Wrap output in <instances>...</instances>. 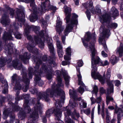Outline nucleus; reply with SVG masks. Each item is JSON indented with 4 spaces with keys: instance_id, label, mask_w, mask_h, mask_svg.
I'll list each match as a JSON object with an SVG mask.
<instances>
[{
    "instance_id": "ddd939ff",
    "label": "nucleus",
    "mask_w": 123,
    "mask_h": 123,
    "mask_svg": "<svg viewBox=\"0 0 123 123\" xmlns=\"http://www.w3.org/2000/svg\"><path fill=\"white\" fill-rule=\"evenodd\" d=\"M60 102H56V109H55L54 111V113L56 117L55 119L59 121L60 118L62 116V113L60 109L62 107V105H60Z\"/></svg>"
},
{
    "instance_id": "4d7b16f0",
    "label": "nucleus",
    "mask_w": 123,
    "mask_h": 123,
    "mask_svg": "<svg viewBox=\"0 0 123 123\" xmlns=\"http://www.w3.org/2000/svg\"><path fill=\"white\" fill-rule=\"evenodd\" d=\"M90 100L91 101V105L94 104L96 103V100L93 97H92L90 98Z\"/></svg>"
},
{
    "instance_id": "a211bd4d",
    "label": "nucleus",
    "mask_w": 123,
    "mask_h": 123,
    "mask_svg": "<svg viewBox=\"0 0 123 123\" xmlns=\"http://www.w3.org/2000/svg\"><path fill=\"white\" fill-rule=\"evenodd\" d=\"M8 17V15L5 14H4L2 17V19L1 21V23L5 25H8L10 21Z\"/></svg>"
},
{
    "instance_id": "bb28decb",
    "label": "nucleus",
    "mask_w": 123,
    "mask_h": 123,
    "mask_svg": "<svg viewBox=\"0 0 123 123\" xmlns=\"http://www.w3.org/2000/svg\"><path fill=\"white\" fill-rule=\"evenodd\" d=\"M96 100V103L98 104V114H99L100 111V104L101 102L102 101V98L101 96H100L99 97H97Z\"/></svg>"
},
{
    "instance_id": "7c9ffc66",
    "label": "nucleus",
    "mask_w": 123,
    "mask_h": 123,
    "mask_svg": "<svg viewBox=\"0 0 123 123\" xmlns=\"http://www.w3.org/2000/svg\"><path fill=\"white\" fill-rule=\"evenodd\" d=\"M17 16H16V18L18 19V20L19 21L22 22L23 21V20L22 17V14L21 13L20 10V9H17Z\"/></svg>"
},
{
    "instance_id": "c756f323",
    "label": "nucleus",
    "mask_w": 123,
    "mask_h": 123,
    "mask_svg": "<svg viewBox=\"0 0 123 123\" xmlns=\"http://www.w3.org/2000/svg\"><path fill=\"white\" fill-rule=\"evenodd\" d=\"M117 53H118L120 56H122L123 54V44L121 43L120 46L117 48Z\"/></svg>"
},
{
    "instance_id": "49530a36",
    "label": "nucleus",
    "mask_w": 123,
    "mask_h": 123,
    "mask_svg": "<svg viewBox=\"0 0 123 123\" xmlns=\"http://www.w3.org/2000/svg\"><path fill=\"white\" fill-rule=\"evenodd\" d=\"M95 107H94L92 109V112H91V118L92 119V122L91 123H94L93 121V119L94 118V112L95 110Z\"/></svg>"
},
{
    "instance_id": "052dcab7",
    "label": "nucleus",
    "mask_w": 123,
    "mask_h": 123,
    "mask_svg": "<svg viewBox=\"0 0 123 123\" xmlns=\"http://www.w3.org/2000/svg\"><path fill=\"white\" fill-rule=\"evenodd\" d=\"M115 83V85L116 86H118L120 84V82L117 80H115L113 81Z\"/></svg>"
},
{
    "instance_id": "ea45409f",
    "label": "nucleus",
    "mask_w": 123,
    "mask_h": 123,
    "mask_svg": "<svg viewBox=\"0 0 123 123\" xmlns=\"http://www.w3.org/2000/svg\"><path fill=\"white\" fill-rule=\"evenodd\" d=\"M106 122L107 123H109L110 122V117H109V114L108 112V110L106 109Z\"/></svg>"
},
{
    "instance_id": "7ed1b4c3",
    "label": "nucleus",
    "mask_w": 123,
    "mask_h": 123,
    "mask_svg": "<svg viewBox=\"0 0 123 123\" xmlns=\"http://www.w3.org/2000/svg\"><path fill=\"white\" fill-rule=\"evenodd\" d=\"M90 38V33L89 32H87L85 37L83 38H82V42L84 46L86 48H88V49H89L91 51V55L92 57V54L93 55L94 60V62L93 61V64L96 65V64L98 63L100 65L102 66H104L108 65L109 64V63L108 61L107 60H105L104 61L100 60V58L98 56H95V55L96 53V50H95L94 47V44L93 43L92 44L90 43L89 45V47L88 48L87 44L85 43V41H88Z\"/></svg>"
},
{
    "instance_id": "bf43d9fd",
    "label": "nucleus",
    "mask_w": 123,
    "mask_h": 123,
    "mask_svg": "<svg viewBox=\"0 0 123 123\" xmlns=\"http://www.w3.org/2000/svg\"><path fill=\"white\" fill-rule=\"evenodd\" d=\"M81 102L82 103L83 107L84 108H86L87 106L86 103V102L83 99H81Z\"/></svg>"
},
{
    "instance_id": "b1692460",
    "label": "nucleus",
    "mask_w": 123,
    "mask_h": 123,
    "mask_svg": "<svg viewBox=\"0 0 123 123\" xmlns=\"http://www.w3.org/2000/svg\"><path fill=\"white\" fill-rule=\"evenodd\" d=\"M35 44H38L39 46L41 49H43L44 46V43L41 41V39L38 36L35 37Z\"/></svg>"
},
{
    "instance_id": "e433bc0d",
    "label": "nucleus",
    "mask_w": 123,
    "mask_h": 123,
    "mask_svg": "<svg viewBox=\"0 0 123 123\" xmlns=\"http://www.w3.org/2000/svg\"><path fill=\"white\" fill-rule=\"evenodd\" d=\"M98 91V89L97 86L96 85L94 86L93 87V90L92 91V93L93 95L95 94L96 96H97V93Z\"/></svg>"
},
{
    "instance_id": "cd10ccee",
    "label": "nucleus",
    "mask_w": 123,
    "mask_h": 123,
    "mask_svg": "<svg viewBox=\"0 0 123 123\" xmlns=\"http://www.w3.org/2000/svg\"><path fill=\"white\" fill-rule=\"evenodd\" d=\"M3 39L5 40H12V36L11 33H10L5 32L3 37Z\"/></svg>"
},
{
    "instance_id": "39448f33",
    "label": "nucleus",
    "mask_w": 123,
    "mask_h": 123,
    "mask_svg": "<svg viewBox=\"0 0 123 123\" xmlns=\"http://www.w3.org/2000/svg\"><path fill=\"white\" fill-rule=\"evenodd\" d=\"M13 44L11 43H9L5 46V49L6 50V52L9 55L7 56V57L9 56L10 58L7 60L5 58H4L3 57H1L0 58V67L4 66L6 62H7L8 63H9L11 61L12 58L11 54L13 52Z\"/></svg>"
},
{
    "instance_id": "423d86ee",
    "label": "nucleus",
    "mask_w": 123,
    "mask_h": 123,
    "mask_svg": "<svg viewBox=\"0 0 123 123\" xmlns=\"http://www.w3.org/2000/svg\"><path fill=\"white\" fill-rule=\"evenodd\" d=\"M92 54V55H93ZM93 55H92V69L91 71V74L92 77L95 79H98L102 84L104 83V80L103 77L100 75L99 74L96 72L97 68L96 65L93 64V61L94 62Z\"/></svg>"
},
{
    "instance_id": "0eeeda50",
    "label": "nucleus",
    "mask_w": 123,
    "mask_h": 123,
    "mask_svg": "<svg viewBox=\"0 0 123 123\" xmlns=\"http://www.w3.org/2000/svg\"><path fill=\"white\" fill-rule=\"evenodd\" d=\"M84 6L86 8H88L93 14H100L101 13V9L99 6H97L95 8V9H93V3L92 1H89L84 3Z\"/></svg>"
},
{
    "instance_id": "c9c22d12",
    "label": "nucleus",
    "mask_w": 123,
    "mask_h": 123,
    "mask_svg": "<svg viewBox=\"0 0 123 123\" xmlns=\"http://www.w3.org/2000/svg\"><path fill=\"white\" fill-rule=\"evenodd\" d=\"M56 45L57 47V51L62 50V47L61 45L60 42L59 40L57 41Z\"/></svg>"
},
{
    "instance_id": "20e7f679",
    "label": "nucleus",
    "mask_w": 123,
    "mask_h": 123,
    "mask_svg": "<svg viewBox=\"0 0 123 123\" xmlns=\"http://www.w3.org/2000/svg\"><path fill=\"white\" fill-rule=\"evenodd\" d=\"M100 32L102 33L100 34V37H99V42L100 44L103 45L104 49L107 51V47L105 40H104L105 37H108L110 36V30L105 29V26L103 25H102L100 28Z\"/></svg>"
},
{
    "instance_id": "0e129e2a",
    "label": "nucleus",
    "mask_w": 123,
    "mask_h": 123,
    "mask_svg": "<svg viewBox=\"0 0 123 123\" xmlns=\"http://www.w3.org/2000/svg\"><path fill=\"white\" fill-rule=\"evenodd\" d=\"M101 54L102 56L104 57H106L108 55L107 54L105 53V52L103 51H102Z\"/></svg>"
},
{
    "instance_id": "9b49d317",
    "label": "nucleus",
    "mask_w": 123,
    "mask_h": 123,
    "mask_svg": "<svg viewBox=\"0 0 123 123\" xmlns=\"http://www.w3.org/2000/svg\"><path fill=\"white\" fill-rule=\"evenodd\" d=\"M26 27L25 29V31L26 33H28L31 29L32 30L35 32V33L38 34L39 33L40 36H43L44 34V31H42L41 32L39 33V30L40 28L39 27H37L34 26H30L28 25H27L25 26ZM45 32V31H44Z\"/></svg>"
},
{
    "instance_id": "72a5a7b5",
    "label": "nucleus",
    "mask_w": 123,
    "mask_h": 123,
    "mask_svg": "<svg viewBox=\"0 0 123 123\" xmlns=\"http://www.w3.org/2000/svg\"><path fill=\"white\" fill-rule=\"evenodd\" d=\"M115 111L116 113L118 115H119L122 112V111L121 109L118 108L117 105L115 106Z\"/></svg>"
},
{
    "instance_id": "4be33fe9",
    "label": "nucleus",
    "mask_w": 123,
    "mask_h": 123,
    "mask_svg": "<svg viewBox=\"0 0 123 123\" xmlns=\"http://www.w3.org/2000/svg\"><path fill=\"white\" fill-rule=\"evenodd\" d=\"M69 94L71 98H73L74 100L80 101L81 100V98H78L76 95L75 92L74 90H70L69 91Z\"/></svg>"
},
{
    "instance_id": "774afa93",
    "label": "nucleus",
    "mask_w": 123,
    "mask_h": 123,
    "mask_svg": "<svg viewBox=\"0 0 123 123\" xmlns=\"http://www.w3.org/2000/svg\"><path fill=\"white\" fill-rule=\"evenodd\" d=\"M42 119L43 123H46L47 120L46 117L45 116H43L42 118Z\"/></svg>"
},
{
    "instance_id": "09e8293b",
    "label": "nucleus",
    "mask_w": 123,
    "mask_h": 123,
    "mask_svg": "<svg viewBox=\"0 0 123 123\" xmlns=\"http://www.w3.org/2000/svg\"><path fill=\"white\" fill-rule=\"evenodd\" d=\"M58 55L60 57H62L63 56V52L62 50L57 51Z\"/></svg>"
},
{
    "instance_id": "4468645a",
    "label": "nucleus",
    "mask_w": 123,
    "mask_h": 123,
    "mask_svg": "<svg viewBox=\"0 0 123 123\" xmlns=\"http://www.w3.org/2000/svg\"><path fill=\"white\" fill-rule=\"evenodd\" d=\"M68 107H66V110H65L64 114L65 116V123H74L69 117V116L70 114V110H68Z\"/></svg>"
},
{
    "instance_id": "5fc2aeb1",
    "label": "nucleus",
    "mask_w": 123,
    "mask_h": 123,
    "mask_svg": "<svg viewBox=\"0 0 123 123\" xmlns=\"http://www.w3.org/2000/svg\"><path fill=\"white\" fill-rule=\"evenodd\" d=\"M19 91H18L16 93V97L15 98L17 100H21V99H22V97H21V98H19L18 96L19 94Z\"/></svg>"
},
{
    "instance_id": "dca6fc26",
    "label": "nucleus",
    "mask_w": 123,
    "mask_h": 123,
    "mask_svg": "<svg viewBox=\"0 0 123 123\" xmlns=\"http://www.w3.org/2000/svg\"><path fill=\"white\" fill-rule=\"evenodd\" d=\"M17 75L14 74L12 76V83L15 84V88L16 90H20L21 89V86L20 84L17 81Z\"/></svg>"
},
{
    "instance_id": "c03bdc74",
    "label": "nucleus",
    "mask_w": 123,
    "mask_h": 123,
    "mask_svg": "<svg viewBox=\"0 0 123 123\" xmlns=\"http://www.w3.org/2000/svg\"><path fill=\"white\" fill-rule=\"evenodd\" d=\"M77 105V104L75 102H74L73 103H72L71 100H70L69 105L72 106L73 107H74L76 106Z\"/></svg>"
},
{
    "instance_id": "a19ab883",
    "label": "nucleus",
    "mask_w": 123,
    "mask_h": 123,
    "mask_svg": "<svg viewBox=\"0 0 123 123\" xmlns=\"http://www.w3.org/2000/svg\"><path fill=\"white\" fill-rule=\"evenodd\" d=\"M9 104L12 105V107L13 109V111H14V109L15 111H18L19 110V107L16 106H15L14 104L11 102H9Z\"/></svg>"
},
{
    "instance_id": "6e6d98bb",
    "label": "nucleus",
    "mask_w": 123,
    "mask_h": 123,
    "mask_svg": "<svg viewBox=\"0 0 123 123\" xmlns=\"http://www.w3.org/2000/svg\"><path fill=\"white\" fill-rule=\"evenodd\" d=\"M42 27L44 28H45L47 26V22H46L45 21H42Z\"/></svg>"
},
{
    "instance_id": "13d9d810",
    "label": "nucleus",
    "mask_w": 123,
    "mask_h": 123,
    "mask_svg": "<svg viewBox=\"0 0 123 123\" xmlns=\"http://www.w3.org/2000/svg\"><path fill=\"white\" fill-rule=\"evenodd\" d=\"M83 62L81 60H79L77 62V65L79 67H81L83 65Z\"/></svg>"
},
{
    "instance_id": "5701e85b",
    "label": "nucleus",
    "mask_w": 123,
    "mask_h": 123,
    "mask_svg": "<svg viewBox=\"0 0 123 123\" xmlns=\"http://www.w3.org/2000/svg\"><path fill=\"white\" fill-rule=\"evenodd\" d=\"M111 76V70L110 68H108L106 71V74L103 75V78L105 81L109 80Z\"/></svg>"
},
{
    "instance_id": "a878e982",
    "label": "nucleus",
    "mask_w": 123,
    "mask_h": 123,
    "mask_svg": "<svg viewBox=\"0 0 123 123\" xmlns=\"http://www.w3.org/2000/svg\"><path fill=\"white\" fill-rule=\"evenodd\" d=\"M30 81L29 79L26 78L24 79V85H25L24 87V92H26L29 88V83Z\"/></svg>"
},
{
    "instance_id": "37998d69",
    "label": "nucleus",
    "mask_w": 123,
    "mask_h": 123,
    "mask_svg": "<svg viewBox=\"0 0 123 123\" xmlns=\"http://www.w3.org/2000/svg\"><path fill=\"white\" fill-rule=\"evenodd\" d=\"M102 112L101 113V115L103 118L105 117V115L104 114V110L105 106V103L104 101L102 102Z\"/></svg>"
},
{
    "instance_id": "f8f14e48",
    "label": "nucleus",
    "mask_w": 123,
    "mask_h": 123,
    "mask_svg": "<svg viewBox=\"0 0 123 123\" xmlns=\"http://www.w3.org/2000/svg\"><path fill=\"white\" fill-rule=\"evenodd\" d=\"M77 72V76L79 82V85L80 86L79 89L78 91L80 93L82 94L84 92V89L83 88L85 86L84 84L81 80L82 77L80 74V69L76 67Z\"/></svg>"
},
{
    "instance_id": "f704fd0d",
    "label": "nucleus",
    "mask_w": 123,
    "mask_h": 123,
    "mask_svg": "<svg viewBox=\"0 0 123 123\" xmlns=\"http://www.w3.org/2000/svg\"><path fill=\"white\" fill-rule=\"evenodd\" d=\"M9 109H8V110H4L3 112V118L4 119H5L7 117L9 113L8 111L9 110Z\"/></svg>"
},
{
    "instance_id": "9d476101",
    "label": "nucleus",
    "mask_w": 123,
    "mask_h": 123,
    "mask_svg": "<svg viewBox=\"0 0 123 123\" xmlns=\"http://www.w3.org/2000/svg\"><path fill=\"white\" fill-rule=\"evenodd\" d=\"M113 81H110L108 82L107 84L109 87L107 89V94H106V102L107 105L109 102L113 100V98L109 95L114 92L113 85L112 83Z\"/></svg>"
},
{
    "instance_id": "4c0bfd02",
    "label": "nucleus",
    "mask_w": 123,
    "mask_h": 123,
    "mask_svg": "<svg viewBox=\"0 0 123 123\" xmlns=\"http://www.w3.org/2000/svg\"><path fill=\"white\" fill-rule=\"evenodd\" d=\"M25 99V102L26 104H28L29 102V95L24 94V98Z\"/></svg>"
},
{
    "instance_id": "864d4df0",
    "label": "nucleus",
    "mask_w": 123,
    "mask_h": 123,
    "mask_svg": "<svg viewBox=\"0 0 123 123\" xmlns=\"http://www.w3.org/2000/svg\"><path fill=\"white\" fill-rule=\"evenodd\" d=\"M71 56H69V55H65L64 56V59L66 61H68L70 60Z\"/></svg>"
},
{
    "instance_id": "1a4fd4ad",
    "label": "nucleus",
    "mask_w": 123,
    "mask_h": 123,
    "mask_svg": "<svg viewBox=\"0 0 123 123\" xmlns=\"http://www.w3.org/2000/svg\"><path fill=\"white\" fill-rule=\"evenodd\" d=\"M24 2L26 3H30V6L33 9L34 13L31 14L30 16V20L31 22H34L37 18V15L35 13H34L35 11H36L37 9L36 7V6L35 4L34 0H24Z\"/></svg>"
},
{
    "instance_id": "680f3d73",
    "label": "nucleus",
    "mask_w": 123,
    "mask_h": 123,
    "mask_svg": "<svg viewBox=\"0 0 123 123\" xmlns=\"http://www.w3.org/2000/svg\"><path fill=\"white\" fill-rule=\"evenodd\" d=\"M84 112L87 115L89 114L90 112V110L89 109H87L84 111Z\"/></svg>"
},
{
    "instance_id": "6e6552de",
    "label": "nucleus",
    "mask_w": 123,
    "mask_h": 123,
    "mask_svg": "<svg viewBox=\"0 0 123 123\" xmlns=\"http://www.w3.org/2000/svg\"><path fill=\"white\" fill-rule=\"evenodd\" d=\"M42 106L39 104L38 101L37 102V104L35 106L34 111L30 116L31 118L32 119L31 123H36L37 122L38 117L37 112L42 109Z\"/></svg>"
},
{
    "instance_id": "f257e3e1",
    "label": "nucleus",
    "mask_w": 123,
    "mask_h": 123,
    "mask_svg": "<svg viewBox=\"0 0 123 123\" xmlns=\"http://www.w3.org/2000/svg\"><path fill=\"white\" fill-rule=\"evenodd\" d=\"M56 74L57 75V84L56 85L54 83L52 86L51 89H48L45 92L43 93L41 95H40L39 97L40 99L42 98L46 101L49 100V97H52L54 96H60L62 97H64L65 94L63 91L60 89V88H63L64 86L63 84L62 83L60 75L62 74L64 78L65 84L67 86L69 85L70 77L68 75L67 71L63 70L62 72L59 70H56Z\"/></svg>"
},
{
    "instance_id": "2f4dec72",
    "label": "nucleus",
    "mask_w": 123,
    "mask_h": 123,
    "mask_svg": "<svg viewBox=\"0 0 123 123\" xmlns=\"http://www.w3.org/2000/svg\"><path fill=\"white\" fill-rule=\"evenodd\" d=\"M119 59L115 55H113L110 60V61L113 65L116 63L119 60Z\"/></svg>"
},
{
    "instance_id": "412c9836",
    "label": "nucleus",
    "mask_w": 123,
    "mask_h": 123,
    "mask_svg": "<svg viewBox=\"0 0 123 123\" xmlns=\"http://www.w3.org/2000/svg\"><path fill=\"white\" fill-rule=\"evenodd\" d=\"M46 40L48 41L47 42L48 46L50 53L53 54H54V48L51 42L52 41L51 39L50 40V38L49 37H48L47 40Z\"/></svg>"
},
{
    "instance_id": "a18cd8bd",
    "label": "nucleus",
    "mask_w": 123,
    "mask_h": 123,
    "mask_svg": "<svg viewBox=\"0 0 123 123\" xmlns=\"http://www.w3.org/2000/svg\"><path fill=\"white\" fill-rule=\"evenodd\" d=\"M52 113V111L51 110H48L46 112V116L48 117H50L51 114Z\"/></svg>"
},
{
    "instance_id": "de8ad7c7",
    "label": "nucleus",
    "mask_w": 123,
    "mask_h": 123,
    "mask_svg": "<svg viewBox=\"0 0 123 123\" xmlns=\"http://www.w3.org/2000/svg\"><path fill=\"white\" fill-rule=\"evenodd\" d=\"M15 37L17 39H20L21 38V35L19 32H17L14 34Z\"/></svg>"
},
{
    "instance_id": "2eb2a0df",
    "label": "nucleus",
    "mask_w": 123,
    "mask_h": 123,
    "mask_svg": "<svg viewBox=\"0 0 123 123\" xmlns=\"http://www.w3.org/2000/svg\"><path fill=\"white\" fill-rule=\"evenodd\" d=\"M56 24V31L59 34L63 30V28L62 26V22L59 17H57Z\"/></svg>"
},
{
    "instance_id": "e2e57ef3",
    "label": "nucleus",
    "mask_w": 123,
    "mask_h": 123,
    "mask_svg": "<svg viewBox=\"0 0 123 123\" xmlns=\"http://www.w3.org/2000/svg\"><path fill=\"white\" fill-rule=\"evenodd\" d=\"M5 99V97H2L0 102V106L2 105V103L4 102Z\"/></svg>"
},
{
    "instance_id": "58836bf2",
    "label": "nucleus",
    "mask_w": 123,
    "mask_h": 123,
    "mask_svg": "<svg viewBox=\"0 0 123 123\" xmlns=\"http://www.w3.org/2000/svg\"><path fill=\"white\" fill-rule=\"evenodd\" d=\"M66 54L67 55H69V56L71 55V50L70 47H68L66 50Z\"/></svg>"
},
{
    "instance_id": "8fccbe9b",
    "label": "nucleus",
    "mask_w": 123,
    "mask_h": 123,
    "mask_svg": "<svg viewBox=\"0 0 123 123\" xmlns=\"http://www.w3.org/2000/svg\"><path fill=\"white\" fill-rule=\"evenodd\" d=\"M33 44L34 43H33L32 44H31V42H30V47H28V49L29 51H31L32 49L33 50L34 49L33 48L34 46Z\"/></svg>"
},
{
    "instance_id": "69168bd1",
    "label": "nucleus",
    "mask_w": 123,
    "mask_h": 123,
    "mask_svg": "<svg viewBox=\"0 0 123 123\" xmlns=\"http://www.w3.org/2000/svg\"><path fill=\"white\" fill-rule=\"evenodd\" d=\"M69 62L68 61H63L62 62V64L63 65L65 66L69 64Z\"/></svg>"
},
{
    "instance_id": "473e14b6",
    "label": "nucleus",
    "mask_w": 123,
    "mask_h": 123,
    "mask_svg": "<svg viewBox=\"0 0 123 123\" xmlns=\"http://www.w3.org/2000/svg\"><path fill=\"white\" fill-rule=\"evenodd\" d=\"M4 82L5 83V84L4 85V88L3 92V93L5 94L7 93L8 92V85L7 82H5L3 81H1V82L2 83H3Z\"/></svg>"
},
{
    "instance_id": "f03ea898",
    "label": "nucleus",
    "mask_w": 123,
    "mask_h": 123,
    "mask_svg": "<svg viewBox=\"0 0 123 123\" xmlns=\"http://www.w3.org/2000/svg\"><path fill=\"white\" fill-rule=\"evenodd\" d=\"M63 8L66 16L65 19L66 20L67 23L66 28L64 32L65 36H63L62 37V42L63 44H64L65 36H67L69 33L71 31L73 27V25L74 24L77 25L78 23L77 18L78 17V16L75 13H73L72 14V18L71 19V8L66 5L64 6Z\"/></svg>"
},
{
    "instance_id": "3c124183",
    "label": "nucleus",
    "mask_w": 123,
    "mask_h": 123,
    "mask_svg": "<svg viewBox=\"0 0 123 123\" xmlns=\"http://www.w3.org/2000/svg\"><path fill=\"white\" fill-rule=\"evenodd\" d=\"M87 17L89 20H90L91 17V13L88 10H87L86 11V12Z\"/></svg>"
},
{
    "instance_id": "f3484780",
    "label": "nucleus",
    "mask_w": 123,
    "mask_h": 123,
    "mask_svg": "<svg viewBox=\"0 0 123 123\" xmlns=\"http://www.w3.org/2000/svg\"><path fill=\"white\" fill-rule=\"evenodd\" d=\"M12 65L13 67L15 69H17L18 70H20L21 68L22 69V64L19 62L18 60H14L12 62Z\"/></svg>"
},
{
    "instance_id": "603ef678",
    "label": "nucleus",
    "mask_w": 123,
    "mask_h": 123,
    "mask_svg": "<svg viewBox=\"0 0 123 123\" xmlns=\"http://www.w3.org/2000/svg\"><path fill=\"white\" fill-rule=\"evenodd\" d=\"M41 62L40 60H38L37 62H36V66L35 67V68L38 69L39 67V64L41 63Z\"/></svg>"
},
{
    "instance_id": "393cba45",
    "label": "nucleus",
    "mask_w": 123,
    "mask_h": 123,
    "mask_svg": "<svg viewBox=\"0 0 123 123\" xmlns=\"http://www.w3.org/2000/svg\"><path fill=\"white\" fill-rule=\"evenodd\" d=\"M110 13L111 16L113 18H115L119 15V13L118 11L114 6L112 7L111 9Z\"/></svg>"
},
{
    "instance_id": "aec40b11",
    "label": "nucleus",
    "mask_w": 123,
    "mask_h": 123,
    "mask_svg": "<svg viewBox=\"0 0 123 123\" xmlns=\"http://www.w3.org/2000/svg\"><path fill=\"white\" fill-rule=\"evenodd\" d=\"M110 20V17H108L107 14L102 15L100 19V21L103 23L105 22H109Z\"/></svg>"
},
{
    "instance_id": "6ab92c4d",
    "label": "nucleus",
    "mask_w": 123,
    "mask_h": 123,
    "mask_svg": "<svg viewBox=\"0 0 123 123\" xmlns=\"http://www.w3.org/2000/svg\"><path fill=\"white\" fill-rule=\"evenodd\" d=\"M41 76L40 74H36L35 77L34 79V81L36 83H38V85L41 86L44 84L43 81L40 80Z\"/></svg>"
},
{
    "instance_id": "338daca9",
    "label": "nucleus",
    "mask_w": 123,
    "mask_h": 123,
    "mask_svg": "<svg viewBox=\"0 0 123 123\" xmlns=\"http://www.w3.org/2000/svg\"><path fill=\"white\" fill-rule=\"evenodd\" d=\"M99 91L102 94L105 92V90L103 87L100 88Z\"/></svg>"
},
{
    "instance_id": "c85d7f7f",
    "label": "nucleus",
    "mask_w": 123,
    "mask_h": 123,
    "mask_svg": "<svg viewBox=\"0 0 123 123\" xmlns=\"http://www.w3.org/2000/svg\"><path fill=\"white\" fill-rule=\"evenodd\" d=\"M49 3V0H47L45 2H44L42 4L40 7L39 8V11L41 12H44L45 10V3L47 4L48 3Z\"/></svg>"
},
{
    "instance_id": "79ce46f5",
    "label": "nucleus",
    "mask_w": 123,
    "mask_h": 123,
    "mask_svg": "<svg viewBox=\"0 0 123 123\" xmlns=\"http://www.w3.org/2000/svg\"><path fill=\"white\" fill-rule=\"evenodd\" d=\"M48 8L49 9L52 10L54 12L57 9L55 6H54L51 5H49L48 6Z\"/></svg>"
}]
</instances>
